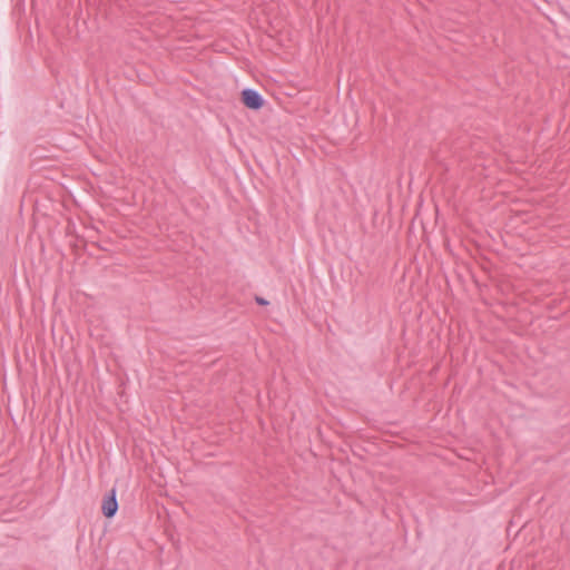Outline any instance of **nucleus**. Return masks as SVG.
Segmentation results:
<instances>
[{"instance_id": "obj_1", "label": "nucleus", "mask_w": 570, "mask_h": 570, "mask_svg": "<svg viewBox=\"0 0 570 570\" xmlns=\"http://www.w3.org/2000/svg\"><path fill=\"white\" fill-rule=\"evenodd\" d=\"M240 100L245 107L252 110H258L264 106V99L262 95L258 91L249 88H246L242 91Z\"/></svg>"}, {"instance_id": "obj_2", "label": "nucleus", "mask_w": 570, "mask_h": 570, "mask_svg": "<svg viewBox=\"0 0 570 570\" xmlns=\"http://www.w3.org/2000/svg\"><path fill=\"white\" fill-rule=\"evenodd\" d=\"M101 510H102V514L106 518H112L117 513L118 502H117L115 489H111L104 498Z\"/></svg>"}, {"instance_id": "obj_3", "label": "nucleus", "mask_w": 570, "mask_h": 570, "mask_svg": "<svg viewBox=\"0 0 570 570\" xmlns=\"http://www.w3.org/2000/svg\"><path fill=\"white\" fill-rule=\"evenodd\" d=\"M255 302L258 304V305H262V306H266L268 305V301H266L264 297H261V296H256L255 297Z\"/></svg>"}]
</instances>
